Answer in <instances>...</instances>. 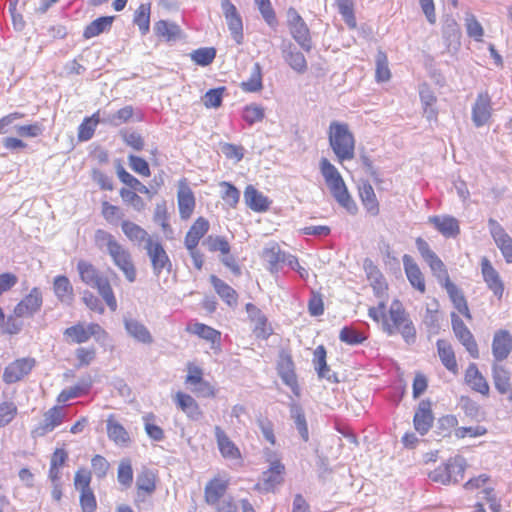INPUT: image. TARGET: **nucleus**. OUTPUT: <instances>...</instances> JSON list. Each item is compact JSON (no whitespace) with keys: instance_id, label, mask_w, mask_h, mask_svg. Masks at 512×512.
Returning <instances> with one entry per match:
<instances>
[{"instance_id":"13d9d810","label":"nucleus","mask_w":512,"mask_h":512,"mask_svg":"<svg viewBox=\"0 0 512 512\" xmlns=\"http://www.w3.org/2000/svg\"><path fill=\"white\" fill-rule=\"evenodd\" d=\"M222 188L221 198L229 208H236L240 201V191L236 186L227 181L219 183Z\"/></svg>"},{"instance_id":"680f3d73","label":"nucleus","mask_w":512,"mask_h":512,"mask_svg":"<svg viewBox=\"0 0 512 512\" xmlns=\"http://www.w3.org/2000/svg\"><path fill=\"white\" fill-rule=\"evenodd\" d=\"M90 383L87 384H76L72 387L63 389L57 396L58 403H65L73 398H77L88 394L90 390Z\"/></svg>"},{"instance_id":"f03ea898","label":"nucleus","mask_w":512,"mask_h":512,"mask_svg":"<svg viewBox=\"0 0 512 512\" xmlns=\"http://www.w3.org/2000/svg\"><path fill=\"white\" fill-rule=\"evenodd\" d=\"M415 244L419 254L429 266L432 274L446 290L455 309L467 320L471 321L472 315L466 297L463 291L450 279L444 262L437 256V254L431 249L429 243L422 237H417Z\"/></svg>"},{"instance_id":"cd10ccee","label":"nucleus","mask_w":512,"mask_h":512,"mask_svg":"<svg viewBox=\"0 0 512 512\" xmlns=\"http://www.w3.org/2000/svg\"><path fill=\"white\" fill-rule=\"evenodd\" d=\"M493 362H503L512 352V335L506 329L494 332L491 344Z\"/></svg>"},{"instance_id":"774afa93","label":"nucleus","mask_w":512,"mask_h":512,"mask_svg":"<svg viewBox=\"0 0 512 512\" xmlns=\"http://www.w3.org/2000/svg\"><path fill=\"white\" fill-rule=\"evenodd\" d=\"M226 91L224 86L209 89L203 96L202 102L207 109H217L222 105L223 96Z\"/></svg>"},{"instance_id":"864d4df0","label":"nucleus","mask_w":512,"mask_h":512,"mask_svg":"<svg viewBox=\"0 0 512 512\" xmlns=\"http://www.w3.org/2000/svg\"><path fill=\"white\" fill-rule=\"evenodd\" d=\"M186 385L193 387V391L198 397L215 398L217 396V388L209 381L205 380L204 376H200Z\"/></svg>"},{"instance_id":"9b49d317","label":"nucleus","mask_w":512,"mask_h":512,"mask_svg":"<svg viewBox=\"0 0 512 512\" xmlns=\"http://www.w3.org/2000/svg\"><path fill=\"white\" fill-rule=\"evenodd\" d=\"M230 487V477L226 473H217L204 486L203 498L208 506L217 504L227 497Z\"/></svg>"},{"instance_id":"bb28decb","label":"nucleus","mask_w":512,"mask_h":512,"mask_svg":"<svg viewBox=\"0 0 512 512\" xmlns=\"http://www.w3.org/2000/svg\"><path fill=\"white\" fill-rule=\"evenodd\" d=\"M221 8L233 39L240 44L243 40V22L240 13L230 0H221Z\"/></svg>"},{"instance_id":"6e6d98bb","label":"nucleus","mask_w":512,"mask_h":512,"mask_svg":"<svg viewBox=\"0 0 512 512\" xmlns=\"http://www.w3.org/2000/svg\"><path fill=\"white\" fill-rule=\"evenodd\" d=\"M336 5L346 25L352 30L356 29L357 21L354 12V1L336 0Z\"/></svg>"},{"instance_id":"5701e85b","label":"nucleus","mask_w":512,"mask_h":512,"mask_svg":"<svg viewBox=\"0 0 512 512\" xmlns=\"http://www.w3.org/2000/svg\"><path fill=\"white\" fill-rule=\"evenodd\" d=\"M43 295L39 287H33L14 307V315L19 318L33 317L41 310Z\"/></svg>"},{"instance_id":"79ce46f5","label":"nucleus","mask_w":512,"mask_h":512,"mask_svg":"<svg viewBox=\"0 0 512 512\" xmlns=\"http://www.w3.org/2000/svg\"><path fill=\"white\" fill-rule=\"evenodd\" d=\"M262 257L268 263L271 272H278L287 262L288 255L281 250L278 243L271 242L263 249Z\"/></svg>"},{"instance_id":"c85d7f7f","label":"nucleus","mask_w":512,"mask_h":512,"mask_svg":"<svg viewBox=\"0 0 512 512\" xmlns=\"http://www.w3.org/2000/svg\"><path fill=\"white\" fill-rule=\"evenodd\" d=\"M492 116L491 96L487 91L477 95V99L472 107V121L476 127L486 125Z\"/></svg>"},{"instance_id":"2f4dec72","label":"nucleus","mask_w":512,"mask_h":512,"mask_svg":"<svg viewBox=\"0 0 512 512\" xmlns=\"http://www.w3.org/2000/svg\"><path fill=\"white\" fill-rule=\"evenodd\" d=\"M245 205L256 213L267 212L272 204V200L259 191L254 185H247L244 189Z\"/></svg>"},{"instance_id":"5fc2aeb1","label":"nucleus","mask_w":512,"mask_h":512,"mask_svg":"<svg viewBox=\"0 0 512 512\" xmlns=\"http://www.w3.org/2000/svg\"><path fill=\"white\" fill-rule=\"evenodd\" d=\"M186 385L193 387V391L198 397L215 398L217 396V388L209 381L205 380L204 376H200Z\"/></svg>"},{"instance_id":"9d476101","label":"nucleus","mask_w":512,"mask_h":512,"mask_svg":"<svg viewBox=\"0 0 512 512\" xmlns=\"http://www.w3.org/2000/svg\"><path fill=\"white\" fill-rule=\"evenodd\" d=\"M287 25L293 39L306 51L312 49V40L310 30L305 23L304 19L300 16L297 10L290 7L287 10Z\"/></svg>"},{"instance_id":"69168bd1","label":"nucleus","mask_w":512,"mask_h":512,"mask_svg":"<svg viewBox=\"0 0 512 512\" xmlns=\"http://www.w3.org/2000/svg\"><path fill=\"white\" fill-rule=\"evenodd\" d=\"M216 57V49L213 47L199 48L191 52V60L199 66L210 65Z\"/></svg>"},{"instance_id":"a878e982","label":"nucleus","mask_w":512,"mask_h":512,"mask_svg":"<svg viewBox=\"0 0 512 512\" xmlns=\"http://www.w3.org/2000/svg\"><path fill=\"white\" fill-rule=\"evenodd\" d=\"M157 472L149 468H142L136 477V502H143L151 496L157 488Z\"/></svg>"},{"instance_id":"1a4fd4ad","label":"nucleus","mask_w":512,"mask_h":512,"mask_svg":"<svg viewBox=\"0 0 512 512\" xmlns=\"http://www.w3.org/2000/svg\"><path fill=\"white\" fill-rule=\"evenodd\" d=\"M205 244L207 249L212 253H220L221 262L226 266L234 275H241V267L236 258L231 254V245L229 241L220 235H209Z\"/></svg>"},{"instance_id":"e2e57ef3","label":"nucleus","mask_w":512,"mask_h":512,"mask_svg":"<svg viewBox=\"0 0 512 512\" xmlns=\"http://www.w3.org/2000/svg\"><path fill=\"white\" fill-rule=\"evenodd\" d=\"M18 415V407L13 401L0 402V428L11 424Z\"/></svg>"},{"instance_id":"7ed1b4c3","label":"nucleus","mask_w":512,"mask_h":512,"mask_svg":"<svg viewBox=\"0 0 512 512\" xmlns=\"http://www.w3.org/2000/svg\"><path fill=\"white\" fill-rule=\"evenodd\" d=\"M94 241L99 249H104L112 263L123 273L125 279L133 283L137 279V268L127 247L120 243L116 237L104 229H97Z\"/></svg>"},{"instance_id":"c9c22d12","label":"nucleus","mask_w":512,"mask_h":512,"mask_svg":"<svg viewBox=\"0 0 512 512\" xmlns=\"http://www.w3.org/2000/svg\"><path fill=\"white\" fill-rule=\"evenodd\" d=\"M120 227L126 239L134 245L145 246L153 238L146 229L131 220H122Z\"/></svg>"},{"instance_id":"ddd939ff","label":"nucleus","mask_w":512,"mask_h":512,"mask_svg":"<svg viewBox=\"0 0 512 512\" xmlns=\"http://www.w3.org/2000/svg\"><path fill=\"white\" fill-rule=\"evenodd\" d=\"M36 365L34 357L17 358L4 368L2 379L6 384L20 382L30 375Z\"/></svg>"},{"instance_id":"a18cd8bd","label":"nucleus","mask_w":512,"mask_h":512,"mask_svg":"<svg viewBox=\"0 0 512 512\" xmlns=\"http://www.w3.org/2000/svg\"><path fill=\"white\" fill-rule=\"evenodd\" d=\"M114 16H102L89 23L83 30V38L91 39L103 32L109 31L112 27Z\"/></svg>"},{"instance_id":"473e14b6","label":"nucleus","mask_w":512,"mask_h":512,"mask_svg":"<svg viewBox=\"0 0 512 512\" xmlns=\"http://www.w3.org/2000/svg\"><path fill=\"white\" fill-rule=\"evenodd\" d=\"M218 450L221 456L229 460H241L242 454L237 445L230 439L220 426L214 428Z\"/></svg>"},{"instance_id":"603ef678","label":"nucleus","mask_w":512,"mask_h":512,"mask_svg":"<svg viewBox=\"0 0 512 512\" xmlns=\"http://www.w3.org/2000/svg\"><path fill=\"white\" fill-rule=\"evenodd\" d=\"M327 351L324 345H319L313 352V365L319 378H329L330 368L326 361Z\"/></svg>"},{"instance_id":"412c9836","label":"nucleus","mask_w":512,"mask_h":512,"mask_svg":"<svg viewBox=\"0 0 512 512\" xmlns=\"http://www.w3.org/2000/svg\"><path fill=\"white\" fill-rule=\"evenodd\" d=\"M488 228L490 235L495 245L500 250L505 262L507 264H512V237L494 218L488 219Z\"/></svg>"},{"instance_id":"0e129e2a","label":"nucleus","mask_w":512,"mask_h":512,"mask_svg":"<svg viewBox=\"0 0 512 512\" xmlns=\"http://www.w3.org/2000/svg\"><path fill=\"white\" fill-rule=\"evenodd\" d=\"M117 176L119 180L126 185L127 189H136L139 193L148 194L149 189L142 184L136 177L127 172L123 167L117 169Z\"/></svg>"},{"instance_id":"e433bc0d","label":"nucleus","mask_w":512,"mask_h":512,"mask_svg":"<svg viewBox=\"0 0 512 512\" xmlns=\"http://www.w3.org/2000/svg\"><path fill=\"white\" fill-rule=\"evenodd\" d=\"M106 431L108 438L119 446H127L131 442L128 430L116 419L114 414L107 418Z\"/></svg>"},{"instance_id":"09e8293b","label":"nucleus","mask_w":512,"mask_h":512,"mask_svg":"<svg viewBox=\"0 0 512 512\" xmlns=\"http://www.w3.org/2000/svg\"><path fill=\"white\" fill-rule=\"evenodd\" d=\"M151 3H141L135 10L133 23L139 28L142 35H146L150 30Z\"/></svg>"},{"instance_id":"423d86ee","label":"nucleus","mask_w":512,"mask_h":512,"mask_svg":"<svg viewBox=\"0 0 512 512\" xmlns=\"http://www.w3.org/2000/svg\"><path fill=\"white\" fill-rule=\"evenodd\" d=\"M329 144L339 163L355 157V138L346 123L333 121L328 132Z\"/></svg>"},{"instance_id":"58836bf2","label":"nucleus","mask_w":512,"mask_h":512,"mask_svg":"<svg viewBox=\"0 0 512 512\" xmlns=\"http://www.w3.org/2000/svg\"><path fill=\"white\" fill-rule=\"evenodd\" d=\"M429 222L446 238H454L460 234L459 221L453 216H432Z\"/></svg>"},{"instance_id":"6ab92c4d","label":"nucleus","mask_w":512,"mask_h":512,"mask_svg":"<svg viewBox=\"0 0 512 512\" xmlns=\"http://www.w3.org/2000/svg\"><path fill=\"white\" fill-rule=\"evenodd\" d=\"M185 331L208 343L214 353L221 351V331L198 321L188 323Z\"/></svg>"},{"instance_id":"4be33fe9","label":"nucleus","mask_w":512,"mask_h":512,"mask_svg":"<svg viewBox=\"0 0 512 512\" xmlns=\"http://www.w3.org/2000/svg\"><path fill=\"white\" fill-rule=\"evenodd\" d=\"M276 369L282 381L290 387L296 396H299L300 387L295 372V364L290 352L285 350L280 352Z\"/></svg>"},{"instance_id":"6e6552de","label":"nucleus","mask_w":512,"mask_h":512,"mask_svg":"<svg viewBox=\"0 0 512 512\" xmlns=\"http://www.w3.org/2000/svg\"><path fill=\"white\" fill-rule=\"evenodd\" d=\"M63 336L68 343L72 344H82L88 342L91 337L99 336V337H107V331L98 323L91 322L85 325L82 322H78L70 327H67Z\"/></svg>"},{"instance_id":"dca6fc26","label":"nucleus","mask_w":512,"mask_h":512,"mask_svg":"<svg viewBox=\"0 0 512 512\" xmlns=\"http://www.w3.org/2000/svg\"><path fill=\"white\" fill-rule=\"evenodd\" d=\"M177 206L179 217L183 221H188L194 214L196 208V197L190 187L187 178H181L177 183Z\"/></svg>"},{"instance_id":"f704fd0d","label":"nucleus","mask_w":512,"mask_h":512,"mask_svg":"<svg viewBox=\"0 0 512 512\" xmlns=\"http://www.w3.org/2000/svg\"><path fill=\"white\" fill-rule=\"evenodd\" d=\"M176 407L182 411L188 418L198 420L203 412L198 402L188 393L177 391L173 396Z\"/></svg>"},{"instance_id":"b1692460","label":"nucleus","mask_w":512,"mask_h":512,"mask_svg":"<svg viewBox=\"0 0 512 512\" xmlns=\"http://www.w3.org/2000/svg\"><path fill=\"white\" fill-rule=\"evenodd\" d=\"M492 380L495 389L501 395H506L512 402V372L502 362H493L491 367Z\"/></svg>"},{"instance_id":"de8ad7c7","label":"nucleus","mask_w":512,"mask_h":512,"mask_svg":"<svg viewBox=\"0 0 512 512\" xmlns=\"http://www.w3.org/2000/svg\"><path fill=\"white\" fill-rule=\"evenodd\" d=\"M53 291L57 299L61 302H70L74 297L73 286L64 275H58L53 280Z\"/></svg>"},{"instance_id":"0eeeda50","label":"nucleus","mask_w":512,"mask_h":512,"mask_svg":"<svg viewBox=\"0 0 512 512\" xmlns=\"http://www.w3.org/2000/svg\"><path fill=\"white\" fill-rule=\"evenodd\" d=\"M466 468V460L457 455L436 467L428 474V477L433 482L442 485L455 484L463 480Z\"/></svg>"},{"instance_id":"4c0bfd02","label":"nucleus","mask_w":512,"mask_h":512,"mask_svg":"<svg viewBox=\"0 0 512 512\" xmlns=\"http://www.w3.org/2000/svg\"><path fill=\"white\" fill-rule=\"evenodd\" d=\"M209 281L216 294L229 306L236 307L239 295L237 291L218 276L212 274Z\"/></svg>"},{"instance_id":"f257e3e1","label":"nucleus","mask_w":512,"mask_h":512,"mask_svg":"<svg viewBox=\"0 0 512 512\" xmlns=\"http://www.w3.org/2000/svg\"><path fill=\"white\" fill-rule=\"evenodd\" d=\"M368 316L389 336L400 334L407 343L416 339V329L403 303L394 299L389 309L384 302L368 309Z\"/></svg>"},{"instance_id":"f3484780","label":"nucleus","mask_w":512,"mask_h":512,"mask_svg":"<svg viewBox=\"0 0 512 512\" xmlns=\"http://www.w3.org/2000/svg\"><path fill=\"white\" fill-rule=\"evenodd\" d=\"M245 310L253 335L260 340L268 339L273 334V328L267 316L253 303H247Z\"/></svg>"},{"instance_id":"7c9ffc66","label":"nucleus","mask_w":512,"mask_h":512,"mask_svg":"<svg viewBox=\"0 0 512 512\" xmlns=\"http://www.w3.org/2000/svg\"><path fill=\"white\" fill-rule=\"evenodd\" d=\"M405 275L410 285L420 294L426 292V281L423 272L416 261L408 254L402 257Z\"/></svg>"},{"instance_id":"3c124183","label":"nucleus","mask_w":512,"mask_h":512,"mask_svg":"<svg viewBox=\"0 0 512 512\" xmlns=\"http://www.w3.org/2000/svg\"><path fill=\"white\" fill-rule=\"evenodd\" d=\"M68 459V453L63 448H57L54 450L49 468V478L52 482H57L60 479V468L66 463Z\"/></svg>"},{"instance_id":"72a5a7b5","label":"nucleus","mask_w":512,"mask_h":512,"mask_svg":"<svg viewBox=\"0 0 512 512\" xmlns=\"http://www.w3.org/2000/svg\"><path fill=\"white\" fill-rule=\"evenodd\" d=\"M434 422V415L432 412L431 403L427 400H422L414 414L413 425L415 430L421 435H425Z\"/></svg>"},{"instance_id":"aec40b11","label":"nucleus","mask_w":512,"mask_h":512,"mask_svg":"<svg viewBox=\"0 0 512 512\" xmlns=\"http://www.w3.org/2000/svg\"><path fill=\"white\" fill-rule=\"evenodd\" d=\"M285 471V465L281 460L279 458L273 459L269 468L263 471L256 488L264 492H274L284 482Z\"/></svg>"},{"instance_id":"39448f33","label":"nucleus","mask_w":512,"mask_h":512,"mask_svg":"<svg viewBox=\"0 0 512 512\" xmlns=\"http://www.w3.org/2000/svg\"><path fill=\"white\" fill-rule=\"evenodd\" d=\"M319 168L325 183L338 204L349 213L355 214L358 207L337 168L327 158H321Z\"/></svg>"},{"instance_id":"2eb2a0df","label":"nucleus","mask_w":512,"mask_h":512,"mask_svg":"<svg viewBox=\"0 0 512 512\" xmlns=\"http://www.w3.org/2000/svg\"><path fill=\"white\" fill-rule=\"evenodd\" d=\"M66 417V411L63 406L54 405L43 414V420L32 430L33 438H41L51 433L57 427L62 425Z\"/></svg>"},{"instance_id":"c756f323","label":"nucleus","mask_w":512,"mask_h":512,"mask_svg":"<svg viewBox=\"0 0 512 512\" xmlns=\"http://www.w3.org/2000/svg\"><path fill=\"white\" fill-rule=\"evenodd\" d=\"M437 356L444 368L452 375L459 373V365L456 352L452 343L447 339H438L436 341Z\"/></svg>"},{"instance_id":"c03bdc74","label":"nucleus","mask_w":512,"mask_h":512,"mask_svg":"<svg viewBox=\"0 0 512 512\" xmlns=\"http://www.w3.org/2000/svg\"><path fill=\"white\" fill-rule=\"evenodd\" d=\"M100 123V111H96L89 117H85L78 126L77 139L79 142H86L90 140Z\"/></svg>"},{"instance_id":"bf43d9fd","label":"nucleus","mask_w":512,"mask_h":512,"mask_svg":"<svg viewBox=\"0 0 512 512\" xmlns=\"http://www.w3.org/2000/svg\"><path fill=\"white\" fill-rule=\"evenodd\" d=\"M364 269H365L368 279L374 281L372 283L374 289H377L378 291L387 290L388 286H387V283L385 282L383 275L381 274L380 270L377 268L376 265L373 264V262L371 260L364 261Z\"/></svg>"},{"instance_id":"4d7b16f0","label":"nucleus","mask_w":512,"mask_h":512,"mask_svg":"<svg viewBox=\"0 0 512 512\" xmlns=\"http://www.w3.org/2000/svg\"><path fill=\"white\" fill-rule=\"evenodd\" d=\"M133 475L132 461L129 458L122 459L117 468V480L124 489L132 485Z\"/></svg>"},{"instance_id":"a19ab883","label":"nucleus","mask_w":512,"mask_h":512,"mask_svg":"<svg viewBox=\"0 0 512 512\" xmlns=\"http://www.w3.org/2000/svg\"><path fill=\"white\" fill-rule=\"evenodd\" d=\"M124 327L128 335L134 340L146 345L153 343V336L149 329L137 319L131 317L124 318Z\"/></svg>"},{"instance_id":"a211bd4d","label":"nucleus","mask_w":512,"mask_h":512,"mask_svg":"<svg viewBox=\"0 0 512 512\" xmlns=\"http://www.w3.org/2000/svg\"><path fill=\"white\" fill-rule=\"evenodd\" d=\"M481 276L487 288L493 293L498 301L504 296L505 284L497 269L493 266L488 257L480 260Z\"/></svg>"},{"instance_id":"ea45409f","label":"nucleus","mask_w":512,"mask_h":512,"mask_svg":"<svg viewBox=\"0 0 512 512\" xmlns=\"http://www.w3.org/2000/svg\"><path fill=\"white\" fill-rule=\"evenodd\" d=\"M210 223L203 216L197 217L184 237V246H198L201 239L208 233Z\"/></svg>"},{"instance_id":"8fccbe9b","label":"nucleus","mask_w":512,"mask_h":512,"mask_svg":"<svg viewBox=\"0 0 512 512\" xmlns=\"http://www.w3.org/2000/svg\"><path fill=\"white\" fill-rule=\"evenodd\" d=\"M154 31L158 38L165 41H172L179 37L180 27L166 20H159L154 24Z\"/></svg>"},{"instance_id":"052dcab7","label":"nucleus","mask_w":512,"mask_h":512,"mask_svg":"<svg viewBox=\"0 0 512 512\" xmlns=\"http://www.w3.org/2000/svg\"><path fill=\"white\" fill-rule=\"evenodd\" d=\"M391 78V71L388 65V58L384 51L379 50L376 55L375 80L377 82H387Z\"/></svg>"},{"instance_id":"393cba45","label":"nucleus","mask_w":512,"mask_h":512,"mask_svg":"<svg viewBox=\"0 0 512 512\" xmlns=\"http://www.w3.org/2000/svg\"><path fill=\"white\" fill-rule=\"evenodd\" d=\"M464 383L473 392H476L483 397H488L490 395L489 382L475 362H471L467 365L464 371Z\"/></svg>"},{"instance_id":"37998d69","label":"nucleus","mask_w":512,"mask_h":512,"mask_svg":"<svg viewBox=\"0 0 512 512\" xmlns=\"http://www.w3.org/2000/svg\"><path fill=\"white\" fill-rule=\"evenodd\" d=\"M360 201L368 215L376 217L380 214V203L369 182H364L358 189Z\"/></svg>"},{"instance_id":"49530a36","label":"nucleus","mask_w":512,"mask_h":512,"mask_svg":"<svg viewBox=\"0 0 512 512\" xmlns=\"http://www.w3.org/2000/svg\"><path fill=\"white\" fill-rule=\"evenodd\" d=\"M239 86L245 93H257L263 89V74L260 63L256 62L253 65L249 79L242 81Z\"/></svg>"},{"instance_id":"f8f14e48","label":"nucleus","mask_w":512,"mask_h":512,"mask_svg":"<svg viewBox=\"0 0 512 512\" xmlns=\"http://www.w3.org/2000/svg\"><path fill=\"white\" fill-rule=\"evenodd\" d=\"M451 327L455 338L473 359L480 356L478 343L468 326L456 313H451Z\"/></svg>"},{"instance_id":"4468645a","label":"nucleus","mask_w":512,"mask_h":512,"mask_svg":"<svg viewBox=\"0 0 512 512\" xmlns=\"http://www.w3.org/2000/svg\"><path fill=\"white\" fill-rule=\"evenodd\" d=\"M146 254L151 263L152 270L155 275H160L163 271L170 272L172 269L171 260L163 246V244L154 237L144 246Z\"/></svg>"},{"instance_id":"338daca9","label":"nucleus","mask_w":512,"mask_h":512,"mask_svg":"<svg viewBox=\"0 0 512 512\" xmlns=\"http://www.w3.org/2000/svg\"><path fill=\"white\" fill-rule=\"evenodd\" d=\"M465 27L467 35L477 42H482L484 29L474 14L468 13L465 18Z\"/></svg>"},{"instance_id":"20e7f679","label":"nucleus","mask_w":512,"mask_h":512,"mask_svg":"<svg viewBox=\"0 0 512 512\" xmlns=\"http://www.w3.org/2000/svg\"><path fill=\"white\" fill-rule=\"evenodd\" d=\"M77 271L81 281L96 288L99 295L111 312L118 309V302L109 279L91 262L79 260Z\"/></svg>"}]
</instances>
